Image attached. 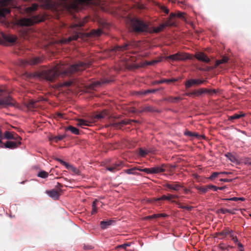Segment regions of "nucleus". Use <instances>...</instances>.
I'll use <instances>...</instances> for the list:
<instances>
[{"instance_id":"nucleus-1","label":"nucleus","mask_w":251,"mask_h":251,"mask_svg":"<svg viewBox=\"0 0 251 251\" xmlns=\"http://www.w3.org/2000/svg\"><path fill=\"white\" fill-rule=\"evenodd\" d=\"M90 65V63L79 61L64 70L59 67L45 71L43 73V75L46 80L53 82L60 75L62 76L71 75L83 71L89 67Z\"/></svg>"},{"instance_id":"nucleus-2","label":"nucleus","mask_w":251,"mask_h":251,"mask_svg":"<svg viewBox=\"0 0 251 251\" xmlns=\"http://www.w3.org/2000/svg\"><path fill=\"white\" fill-rule=\"evenodd\" d=\"M130 26L133 31L136 33L150 32L149 25L144 21L133 18L130 21Z\"/></svg>"},{"instance_id":"nucleus-3","label":"nucleus","mask_w":251,"mask_h":251,"mask_svg":"<svg viewBox=\"0 0 251 251\" xmlns=\"http://www.w3.org/2000/svg\"><path fill=\"white\" fill-rule=\"evenodd\" d=\"M15 102V100L10 96L6 95L4 90L0 88V107L13 106Z\"/></svg>"},{"instance_id":"nucleus-4","label":"nucleus","mask_w":251,"mask_h":251,"mask_svg":"<svg viewBox=\"0 0 251 251\" xmlns=\"http://www.w3.org/2000/svg\"><path fill=\"white\" fill-rule=\"evenodd\" d=\"M42 21L40 15H35L30 18H22L19 21L18 23L22 26H30Z\"/></svg>"},{"instance_id":"nucleus-5","label":"nucleus","mask_w":251,"mask_h":251,"mask_svg":"<svg viewBox=\"0 0 251 251\" xmlns=\"http://www.w3.org/2000/svg\"><path fill=\"white\" fill-rule=\"evenodd\" d=\"M194 57L188 53L178 52L176 53L170 55L166 57L167 59H170L173 61H184L187 59L192 60Z\"/></svg>"},{"instance_id":"nucleus-6","label":"nucleus","mask_w":251,"mask_h":251,"mask_svg":"<svg viewBox=\"0 0 251 251\" xmlns=\"http://www.w3.org/2000/svg\"><path fill=\"white\" fill-rule=\"evenodd\" d=\"M12 1V0H0V16L4 17L5 15L10 13L11 10L7 6L11 5Z\"/></svg>"},{"instance_id":"nucleus-7","label":"nucleus","mask_w":251,"mask_h":251,"mask_svg":"<svg viewBox=\"0 0 251 251\" xmlns=\"http://www.w3.org/2000/svg\"><path fill=\"white\" fill-rule=\"evenodd\" d=\"M166 166L162 164L161 166H156L151 168H144L143 172L147 174H158L166 171Z\"/></svg>"},{"instance_id":"nucleus-8","label":"nucleus","mask_w":251,"mask_h":251,"mask_svg":"<svg viewBox=\"0 0 251 251\" xmlns=\"http://www.w3.org/2000/svg\"><path fill=\"white\" fill-rule=\"evenodd\" d=\"M163 24L166 27L176 26L177 24V20L176 19V14L175 13H171Z\"/></svg>"},{"instance_id":"nucleus-9","label":"nucleus","mask_w":251,"mask_h":251,"mask_svg":"<svg viewBox=\"0 0 251 251\" xmlns=\"http://www.w3.org/2000/svg\"><path fill=\"white\" fill-rule=\"evenodd\" d=\"M164 186L169 189L176 191H178L181 188L184 187L181 183L177 181L167 182Z\"/></svg>"},{"instance_id":"nucleus-10","label":"nucleus","mask_w":251,"mask_h":251,"mask_svg":"<svg viewBox=\"0 0 251 251\" xmlns=\"http://www.w3.org/2000/svg\"><path fill=\"white\" fill-rule=\"evenodd\" d=\"M16 39L17 38L15 36L1 33V37H0V44L5 45L6 42L14 43L16 41Z\"/></svg>"},{"instance_id":"nucleus-11","label":"nucleus","mask_w":251,"mask_h":251,"mask_svg":"<svg viewBox=\"0 0 251 251\" xmlns=\"http://www.w3.org/2000/svg\"><path fill=\"white\" fill-rule=\"evenodd\" d=\"M132 122H137L136 121L132 120H122L120 122L111 121L110 126L115 128H121L124 125L131 124Z\"/></svg>"},{"instance_id":"nucleus-12","label":"nucleus","mask_w":251,"mask_h":251,"mask_svg":"<svg viewBox=\"0 0 251 251\" xmlns=\"http://www.w3.org/2000/svg\"><path fill=\"white\" fill-rule=\"evenodd\" d=\"M205 82L204 79H190L188 80L185 82L186 88L188 89L190 88L193 85H199Z\"/></svg>"},{"instance_id":"nucleus-13","label":"nucleus","mask_w":251,"mask_h":251,"mask_svg":"<svg viewBox=\"0 0 251 251\" xmlns=\"http://www.w3.org/2000/svg\"><path fill=\"white\" fill-rule=\"evenodd\" d=\"M4 138L6 139H13L15 141H21L22 138L17 133L14 132L6 131L4 133Z\"/></svg>"},{"instance_id":"nucleus-14","label":"nucleus","mask_w":251,"mask_h":251,"mask_svg":"<svg viewBox=\"0 0 251 251\" xmlns=\"http://www.w3.org/2000/svg\"><path fill=\"white\" fill-rule=\"evenodd\" d=\"M123 166V163L122 161H119L115 164L107 167V170L112 173H115L120 170Z\"/></svg>"},{"instance_id":"nucleus-15","label":"nucleus","mask_w":251,"mask_h":251,"mask_svg":"<svg viewBox=\"0 0 251 251\" xmlns=\"http://www.w3.org/2000/svg\"><path fill=\"white\" fill-rule=\"evenodd\" d=\"M42 59L39 57H35L28 59L26 61H23L22 62V65H26V64H29L31 65H36L41 63Z\"/></svg>"},{"instance_id":"nucleus-16","label":"nucleus","mask_w":251,"mask_h":251,"mask_svg":"<svg viewBox=\"0 0 251 251\" xmlns=\"http://www.w3.org/2000/svg\"><path fill=\"white\" fill-rule=\"evenodd\" d=\"M132 45L130 43H126L123 45L117 46L114 47L113 50L115 51L124 52L131 49Z\"/></svg>"},{"instance_id":"nucleus-17","label":"nucleus","mask_w":251,"mask_h":251,"mask_svg":"<svg viewBox=\"0 0 251 251\" xmlns=\"http://www.w3.org/2000/svg\"><path fill=\"white\" fill-rule=\"evenodd\" d=\"M143 170L144 169H142L140 166H135L130 169L125 170L124 172L129 175H140V174L137 172L136 171L143 172Z\"/></svg>"},{"instance_id":"nucleus-18","label":"nucleus","mask_w":251,"mask_h":251,"mask_svg":"<svg viewBox=\"0 0 251 251\" xmlns=\"http://www.w3.org/2000/svg\"><path fill=\"white\" fill-rule=\"evenodd\" d=\"M207 91V89L206 88H201L199 90H195L192 92L186 93V95L189 97H191L192 96L199 97L203 94H206Z\"/></svg>"},{"instance_id":"nucleus-19","label":"nucleus","mask_w":251,"mask_h":251,"mask_svg":"<svg viewBox=\"0 0 251 251\" xmlns=\"http://www.w3.org/2000/svg\"><path fill=\"white\" fill-rule=\"evenodd\" d=\"M233 233V230L230 229L229 228H225L221 231L216 233V236H221L222 238L221 239L225 238L227 236L230 235Z\"/></svg>"},{"instance_id":"nucleus-20","label":"nucleus","mask_w":251,"mask_h":251,"mask_svg":"<svg viewBox=\"0 0 251 251\" xmlns=\"http://www.w3.org/2000/svg\"><path fill=\"white\" fill-rule=\"evenodd\" d=\"M46 194H47L50 197L53 199L54 200H58L60 195V192L55 189H52L50 190H47L46 191Z\"/></svg>"},{"instance_id":"nucleus-21","label":"nucleus","mask_w":251,"mask_h":251,"mask_svg":"<svg viewBox=\"0 0 251 251\" xmlns=\"http://www.w3.org/2000/svg\"><path fill=\"white\" fill-rule=\"evenodd\" d=\"M195 57L198 60L205 63H208L210 60L209 57L203 52H198L196 53Z\"/></svg>"},{"instance_id":"nucleus-22","label":"nucleus","mask_w":251,"mask_h":251,"mask_svg":"<svg viewBox=\"0 0 251 251\" xmlns=\"http://www.w3.org/2000/svg\"><path fill=\"white\" fill-rule=\"evenodd\" d=\"M80 32H76L75 35H73L68 38L63 39L61 40V43L62 44H68L73 40H76L80 36Z\"/></svg>"},{"instance_id":"nucleus-23","label":"nucleus","mask_w":251,"mask_h":251,"mask_svg":"<svg viewBox=\"0 0 251 251\" xmlns=\"http://www.w3.org/2000/svg\"><path fill=\"white\" fill-rule=\"evenodd\" d=\"M21 144V141H7L5 144V147L12 149L16 148Z\"/></svg>"},{"instance_id":"nucleus-24","label":"nucleus","mask_w":251,"mask_h":251,"mask_svg":"<svg viewBox=\"0 0 251 251\" xmlns=\"http://www.w3.org/2000/svg\"><path fill=\"white\" fill-rule=\"evenodd\" d=\"M108 115V111L106 110H104L100 113L97 114L94 117L92 122H95L97 120L99 119H101L105 118L106 116Z\"/></svg>"},{"instance_id":"nucleus-25","label":"nucleus","mask_w":251,"mask_h":251,"mask_svg":"<svg viewBox=\"0 0 251 251\" xmlns=\"http://www.w3.org/2000/svg\"><path fill=\"white\" fill-rule=\"evenodd\" d=\"M178 196L177 195H172L170 194H168V195H163L160 198H157L155 199L154 200L155 201H164V200H167V201H171L172 199L175 198H178Z\"/></svg>"},{"instance_id":"nucleus-26","label":"nucleus","mask_w":251,"mask_h":251,"mask_svg":"<svg viewBox=\"0 0 251 251\" xmlns=\"http://www.w3.org/2000/svg\"><path fill=\"white\" fill-rule=\"evenodd\" d=\"M87 21H88V18L84 17L82 20H79L76 23L72 25V28L81 27L82 26H83L84 25V24L87 22Z\"/></svg>"},{"instance_id":"nucleus-27","label":"nucleus","mask_w":251,"mask_h":251,"mask_svg":"<svg viewBox=\"0 0 251 251\" xmlns=\"http://www.w3.org/2000/svg\"><path fill=\"white\" fill-rule=\"evenodd\" d=\"M177 80V79L176 78H172V79H163L160 80H156L152 82V84H158L163 83H171V82H175Z\"/></svg>"},{"instance_id":"nucleus-28","label":"nucleus","mask_w":251,"mask_h":251,"mask_svg":"<svg viewBox=\"0 0 251 251\" xmlns=\"http://www.w3.org/2000/svg\"><path fill=\"white\" fill-rule=\"evenodd\" d=\"M181 100L182 99L179 97H173L172 96H170L168 97H165L163 98V100L172 103L177 102Z\"/></svg>"},{"instance_id":"nucleus-29","label":"nucleus","mask_w":251,"mask_h":251,"mask_svg":"<svg viewBox=\"0 0 251 251\" xmlns=\"http://www.w3.org/2000/svg\"><path fill=\"white\" fill-rule=\"evenodd\" d=\"M114 222H115L112 220H108L107 221H101L100 223L101 228L103 229H106L108 228L109 226L112 225V224Z\"/></svg>"},{"instance_id":"nucleus-30","label":"nucleus","mask_w":251,"mask_h":251,"mask_svg":"<svg viewBox=\"0 0 251 251\" xmlns=\"http://www.w3.org/2000/svg\"><path fill=\"white\" fill-rule=\"evenodd\" d=\"M168 215L166 214H154L152 215L148 216L145 217V220H151L153 219H156L160 217H166Z\"/></svg>"},{"instance_id":"nucleus-31","label":"nucleus","mask_w":251,"mask_h":251,"mask_svg":"<svg viewBox=\"0 0 251 251\" xmlns=\"http://www.w3.org/2000/svg\"><path fill=\"white\" fill-rule=\"evenodd\" d=\"M91 123L89 121L79 119L77 120V125L83 127L84 126H90Z\"/></svg>"},{"instance_id":"nucleus-32","label":"nucleus","mask_w":251,"mask_h":251,"mask_svg":"<svg viewBox=\"0 0 251 251\" xmlns=\"http://www.w3.org/2000/svg\"><path fill=\"white\" fill-rule=\"evenodd\" d=\"M66 168L69 170H71L75 174L80 175L81 172L79 170L72 165L69 164L68 165H67Z\"/></svg>"},{"instance_id":"nucleus-33","label":"nucleus","mask_w":251,"mask_h":251,"mask_svg":"<svg viewBox=\"0 0 251 251\" xmlns=\"http://www.w3.org/2000/svg\"><path fill=\"white\" fill-rule=\"evenodd\" d=\"M237 210L236 209H228L226 208H221L219 210L218 212L222 213V214H226V213H229L231 214H235V211Z\"/></svg>"},{"instance_id":"nucleus-34","label":"nucleus","mask_w":251,"mask_h":251,"mask_svg":"<svg viewBox=\"0 0 251 251\" xmlns=\"http://www.w3.org/2000/svg\"><path fill=\"white\" fill-rule=\"evenodd\" d=\"M66 130H69L72 133L75 135H79V130L75 127H74L72 126H69L68 127H66Z\"/></svg>"},{"instance_id":"nucleus-35","label":"nucleus","mask_w":251,"mask_h":251,"mask_svg":"<svg viewBox=\"0 0 251 251\" xmlns=\"http://www.w3.org/2000/svg\"><path fill=\"white\" fill-rule=\"evenodd\" d=\"M245 114L243 112H241L240 114H234L233 115L230 116L228 118L229 120L232 121L236 119H238L241 117H244Z\"/></svg>"},{"instance_id":"nucleus-36","label":"nucleus","mask_w":251,"mask_h":251,"mask_svg":"<svg viewBox=\"0 0 251 251\" xmlns=\"http://www.w3.org/2000/svg\"><path fill=\"white\" fill-rule=\"evenodd\" d=\"M102 33V30L100 29H94L91 31L90 35L94 37L100 36Z\"/></svg>"},{"instance_id":"nucleus-37","label":"nucleus","mask_w":251,"mask_h":251,"mask_svg":"<svg viewBox=\"0 0 251 251\" xmlns=\"http://www.w3.org/2000/svg\"><path fill=\"white\" fill-rule=\"evenodd\" d=\"M165 28H166V27L163 23L160 24L159 26L153 28V32L154 33H158L162 31Z\"/></svg>"},{"instance_id":"nucleus-38","label":"nucleus","mask_w":251,"mask_h":251,"mask_svg":"<svg viewBox=\"0 0 251 251\" xmlns=\"http://www.w3.org/2000/svg\"><path fill=\"white\" fill-rule=\"evenodd\" d=\"M228 57L226 56H224L221 59L218 60L216 62V66H218L221 64L225 63L228 61Z\"/></svg>"},{"instance_id":"nucleus-39","label":"nucleus","mask_w":251,"mask_h":251,"mask_svg":"<svg viewBox=\"0 0 251 251\" xmlns=\"http://www.w3.org/2000/svg\"><path fill=\"white\" fill-rule=\"evenodd\" d=\"M159 62V60H154L151 61H146L145 62L143 63L142 64L141 66L144 67L147 65H153Z\"/></svg>"},{"instance_id":"nucleus-40","label":"nucleus","mask_w":251,"mask_h":251,"mask_svg":"<svg viewBox=\"0 0 251 251\" xmlns=\"http://www.w3.org/2000/svg\"><path fill=\"white\" fill-rule=\"evenodd\" d=\"M98 202H99V201L97 200H95L93 201V204H92V212H91L92 214H94L97 212V209H98L97 204H98Z\"/></svg>"},{"instance_id":"nucleus-41","label":"nucleus","mask_w":251,"mask_h":251,"mask_svg":"<svg viewBox=\"0 0 251 251\" xmlns=\"http://www.w3.org/2000/svg\"><path fill=\"white\" fill-rule=\"evenodd\" d=\"M196 188L198 190L200 191L201 193H206L207 192L208 190V185H206L205 186L201 187H196Z\"/></svg>"},{"instance_id":"nucleus-42","label":"nucleus","mask_w":251,"mask_h":251,"mask_svg":"<svg viewBox=\"0 0 251 251\" xmlns=\"http://www.w3.org/2000/svg\"><path fill=\"white\" fill-rule=\"evenodd\" d=\"M175 13L176 14V18H178L183 21H186L185 13L178 11L177 13Z\"/></svg>"},{"instance_id":"nucleus-43","label":"nucleus","mask_w":251,"mask_h":251,"mask_svg":"<svg viewBox=\"0 0 251 251\" xmlns=\"http://www.w3.org/2000/svg\"><path fill=\"white\" fill-rule=\"evenodd\" d=\"M38 8V5L36 3H34L31 6L27 7L26 9L28 12H33L37 10Z\"/></svg>"},{"instance_id":"nucleus-44","label":"nucleus","mask_w":251,"mask_h":251,"mask_svg":"<svg viewBox=\"0 0 251 251\" xmlns=\"http://www.w3.org/2000/svg\"><path fill=\"white\" fill-rule=\"evenodd\" d=\"M65 137L66 136L65 135H59L52 137V138L50 139V140L54 141L55 142H58L59 141L63 140Z\"/></svg>"},{"instance_id":"nucleus-45","label":"nucleus","mask_w":251,"mask_h":251,"mask_svg":"<svg viewBox=\"0 0 251 251\" xmlns=\"http://www.w3.org/2000/svg\"><path fill=\"white\" fill-rule=\"evenodd\" d=\"M158 89H151V90H147L145 91H142L140 92V94L142 95H146L150 93H153L156 92Z\"/></svg>"},{"instance_id":"nucleus-46","label":"nucleus","mask_w":251,"mask_h":251,"mask_svg":"<svg viewBox=\"0 0 251 251\" xmlns=\"http://www.w3.org/2000/svg\"><path fill=\"white\" fill-rule=\"evenodd\" d=\"M48 175L49 174L47 172L45 171H42L38 174L37 176L41 178H45L48 176Z\"/></svg>"},{"instance_id":"nucleus-47","label":"nucleus","mask_w":251,"mask_h":251,"mask_svg":"<svg viewBox=\"0 0 251 251\" xmlns=\"http://www.w3.org/2000/svg\"><path fill=\"white\" fill-rule=\"evenodd\" d=\"M149 152V151H148L140 148L139 149V154L142 157H144L148 154Z\"/></svg>"},{"instance_id":"nucleus-48","label":"nucleus","mask_w":251,"mask_h":251,"mask_svg":"<svg viewBox=\"0 0 251 251\" xmlns=\"http://www.w3.org/2000/svg\"><path fill=\"white\" fill-rule=\"evenodd\" d=\"M153 111V108L151 106H146L145 107L143 108L142 109L139 110V112L141 113L143 112H151Z\"/></svg>"},{"instance_id":"nucleus-49","label":"nucleus","mask_w":251,"mask_h":251,"mask_svg":"<svg viewBox=\"0 0 251 251\" xmlns=\"http://www.w3.org/2000/svg\"><path fill=\"white\" fill-rule=\"evenodd\" d=\"M219 175H220L219 172H214L209 177V179L211 180H213L214 179H215L216 177H217Z\"/></svg>"},{"instance_id":"nucleus-50","label":"nucleus","mask_w":251,"mask_h":251,"mask_svg":"<svg viewBox=\"0 0 251 251\" xmlns=\"http://www.w3.org/2000/svg\"><path fill=\"white\" fill-rule=\"evenodd\" d=\"M131 245V243H125L121 245H119L117 247V248H122L125 249V250H126V248L127 247H129Z\"/></svg>"},{"instance_id":"nucleus-51","label":"nucleus","mask_w":251,"mask_h":251,"mask_svg":"<svg viewBox=\"0 0 251 251\" xmlns=\"http://www.w3.org/2000/svg\"><path fill=\"white\" fill-rule=\"evenodd\" d=\"M185 135H188L191 137H197L198 136V134L196 133H193L191 131H188L185 133Z\"/></svg>"},{"instance_id":"nucleus-52","label":"nucleus","mask_w":251,"mask_h":251,"mask_svg":"<svg viewBox=\"0 0 251 251\" xmlns=\"http://www.w3.org/2000/svg\"><path fill=\"white\" fill-rule=\"evenodd\" d=\"M160 9L162 12L165 13L167 14H168L169 13V9L164 5L161 6Z\"/></svg>"},{"instance_id":"nucleus-53","label":"nucleus","mask_w":251,"mask_h":251,"mask_svg":"<svg viewBox=\"0 0 251 251\" xmlns=\"http://www.w3.org/2000/svg\"><path fill=\"white\" fill-rule=\"evenodd\" d=\"M71 81H66L61 84L62 87H69L72 85Z\"/></svg>"},{"instance_id":"nucleus-54","label":"nucleus","mask_w":251,"mask_h":251,"mask_svg":"<svg viewBox=\"0 0 251 251\" xmlns=\"http://www.w3.org/2000/svg\"><path fill=\"white\" fill-rule=\"evenodd\" d=\"M129 112L132 113H140L139 110H137L134 107H130L129 108Z\"/></svg>"},{"instance_id":"nucleus-55","label":"nucleus","mask_w":251,"mask_h":251,"mask_svg":"<svg viewBox=\"0 0 251 251\" xmlns=\"http://www.w3.org/2000/svg\"><path fill=\"white\" fill-rule=\"evenodd\" d=\"M208 190H213L214 191H217L218 187H217L215 185H213L212 184L208 185Z\"/></svg>"},{"instance_id":"nucleus-56","label":"nucleus","mask_w":251,"mask_h":251,"mask_svg":"<svg viewBox=\"0 0 251 251\" xmlns=\"http://www.w3.org/2000/svg\"><path fill=\"white\" fill-rule=\"evenodd\" d=\"M230 237L231 238V239L235 243H238V240L237 237L234 236L233 233L230 234Z\"/></svg>"},{"instance_id":"nucleus-57","label":"nucleus","mask_w":251,"mask_h":251,"mask_svg":"<svg viewBox=\"0 0 251 251\" xmlns=\"http://www.w3.org/2000/svg\"><path fill=\"white\" fill-rule=\"evenodd\" d=\"M217 92V91L216 89H207V91L206 92V94H209L212 95L213 94H215Z\"/></svg>"},{"instance_id":"nucleus-58","label":"nucleus","mask_w":251,"mask_h":251,"mask_svg":"<svg viewBox=\"0 0 251 251\" xmlns=\"http://www.w3.org/2000/svg\"><path fill=\"white\" fill-rule=\"evenodd\" d=\"M57 160L58 161H59L63 165H64L66 167V168L67 167V165H68V164H69V163L65 162L64 161L62 160L61 159L58 158V159H57Z\"/></svg>"},{"instance_id":"nucleus-59","label":"nucleus","mask_w":251,"mask_h":251,"mask_svg":"<svg viewBox=\"0 0 251 251\" xmlns=\"http://www.w3.org/2000/svg\"><path fill=\"white\" fill-rule=\"evenodd\" d=\"M226 201H238V197H232L229 199H225Z\"/></svg>"},{"instance_id":"nucleus-60","label":"nucleus","mask_w":251,"mask_h":251,"mask_svg":"<svg viewBox=\"0 0 251 251\" xmlns=\"http://www.w3.org/2000/svg\"><path fill=\"white\" fill-rule=\"evenodd\" d=\"M62 187V185L59 182L57 183V184L56 186V188H57L59 189V192H60L61 191V188Z\"/></svg>"},{"instance_id":"nucleus-61","label":"nucleus","mask_w":251,"mask_h":251,"mask_svg":"<svg viewBox=\"0 0 251 251\" xmlns=\"http://www.w3.org/2000/svg\"><path fill=\"white\" fill-rule=\"evenodd\" d=\"M221 181L224 182H231L232 181V179H227V178H221L220 179Z\"/></svg>"},{"instance_id":"nucleus-62","label":"nucleus","mask_w":251,"mask_h":251,"mask_svg":"<svg viewBox=\"0 0 251 251\" xmlns=\"http://www.w3.org/2000/svg\"><path fill=\"white\" fill-rule=\"evenodd\" d=\"M3 138V134L1 131V130L0 129V143H1V140Z\"/></svg>"},{"instance_id":"nucleus-63","label":"nucleus","mask_w":251,"mask_h":251,"mask_svg":"<svg viewBox=\"0 0 251 251\" xmlns=\"http://www.w3.org/2000/svg\"><path fill=\"white\" fill-rule=\"evenodd\" d=\"M237 244L238 248H239V250L241 249H243V245L241 243L238 242Z\"/></svg>"},{"instance_id":"nucleus-64","label":"nucleus","mask_w":251,"mask_h":251,"mask_svg":"<svg viewBox=\"0 0 251 251\" xmlns=\"http://www.w3.org/2000/svg\"><path fill=\"white\" fill-rule=\"evenodd\" d=\"M181 208L187 209L188 210H190L191 209V208L188 206H184V207H181Z\"/></svg>"}]
</instances>
